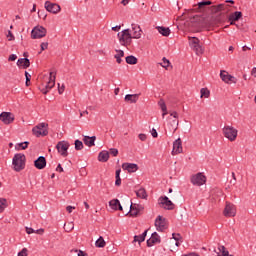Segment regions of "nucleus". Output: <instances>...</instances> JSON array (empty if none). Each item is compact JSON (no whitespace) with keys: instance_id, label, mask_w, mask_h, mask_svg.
<instances>
[{"instance_id":"obj_12","label":"nucleus","mask_w":256,"mask_h":256,"mask_svg":"<svg viewBox=\"0 0 256 256\" xmlns=\"http://www.w3.org/2000/svg\"><path fill=\"white\" fill-rule=\"evenodd\" d=\"M158 203L161 207H163V209H167L168 211H171L175 207V204H173V202L169 200V197L167 196H161L158 199Z\"/></svg>"},{"instance_id":"obj_47","label":"nucleus","mask_w":256,"mask_h":256,"mask_svg":"<svg viewBox=\"0 0 256 256\" xmlns=\"http://www.w3.org/2000/svg\"><path fill=\"white\" fill-rule=\"evenodd\" d=\"M109 151L110 155H113V157H117V155H119V150H117L116 148H111Z\"/></svg>"},{"instance_id":"obj_28","label":"nucleus","mask_w":256,"mask_h":256,"mask_svg":"<svg viewBox=\"0 0 256 256\" xmlns=\"http://www.w3.org/2000/svg\"><path fill=\"white\" fill-rule=\"evenodd\" d=\"M95 139H97L95 136H92V137L85 136L83 141H84V144L87 145V147H93L95 146Z\"/></svg>"},{"instance_id":"obj_29","label":"nucleus","mask_w":256,"mask_h":256,"mask_svg":"<svg viewBox=\"0 0 256 256\" xmlns=\"http://www.w3.org/2000/svg\"><path fill=\"white\" fill-rule=\"evenodd\" d=\"M98 161H101L102 163H107L109 161V152L102 151L98 155Z\"/></svg>"},{"instance_id":"obj_39","label":"nucleus","mask_w":256,"mask_h":256,"mask_svg":"<svg viewBox=\"0 0 256 256\" xmlns=\"http://www.w3.org/2000/svg\"><path fill=\"white\" fill-rule=\"evenodd\" d=\"M96 247L99 248H103L105 247L106 243H105V239H103V237H99V239L95 242Z\"/></svg>"},{"instance_id":"obj_24","label":"nucleus","mask_w":256,"mask_h":256,"mask_svg":"<svg viewBox=\"0 0 256 256\" xmlns=\"http://www.w3.org/2000/svg\"><path fill=\"white\" fill-rule=\"evenodd\" d=\"M34 166L36 169H45V167H47V160L45 157L40 156L37 160L34 161Z\"/></svg>"},{"instance_id":"obj_45","label":"nucleus","mask_w":256,"mask_h":256,"mask_svg":"<svg viewBox=\"0 0 256 256\" xmlns=\"http://www.w3.org/2000/svg\"><path fill=\"white\" fill-rule=\"evenodd\" d=\"M25 77H26V87H29L31 85V74L28 72H25Z\"/></svg>"},{"instance_id":"obj_42","label":"nucleus","mask_w":256,"mask_h":256,"mask_svg":"<svg viewBox=\"0 0 256 256\" xmlns=\"http://www.w3.org/2000/svg\"><path fill=\"white\" fill-rule=\"evenodd\" d=\"M158 105L161 109V111H167V104H165V100L161 99L159 102H158Z\"/></svg>"},{"instance_id":"obj_26","label":"nucleus","mask_w":256,"mask_h":256,"mask_svg":"<svg viewBox=\"0 0 256 256\" xmlns=\"http://www.w3.org/2000/svg\"><path fill=\"white\" fill-rule=\"evenodd\" d=\"M124 101H126V103H137V101H139V94H127Z\"/></svg>"},{"instance_id":"obj_34","label":"nucleus","mask_w":256,"mask_h":256,"mask_svg":"<svg viewBox=\"0 0 256 256\" xmlns=\"http://www.w3.org/2000/svg\"><path fill=\"white\" fill-rule=\"evenodd\" d=\"M218 256H231L229 255V251H227V248L225 246H219L218 247Z\"/></svg>"},{"instance_id":"obj_13","label":"nucleus","mask_w":256,"mask_h":256,"mask_svg":"<svg viewBox=\"0 0 256 256\" xmlns=\"http://www.w3.org/2000/svg\"><path fill=\"white\" fill-rule=\"evenodd\" d=\"M220 79H222L224 83H227V85L237 83V78L231 76L230 73L225 70L220 71Z\"/></svg>"},{"instance_id":"obj_19","label":"nucleus","mask_w":256,"mask_h":256,"mask_svg":"<svg viewBox=\"0 0 256 256\" xmlns=\"http://www.w3.org/2000/svg\"><path fill=\"white\" fill-rule=\"evenodd\" d=\"M132 39H141V35L143 34V30H141V26L137 24H132L131 30Z\"/></svg>"},{"instance_id":"obj_51","label":"nucleus","mask_w":256,"mask_h":256,"mask_svg":"<svg viewBox=\"0 0 256 256\" xmlns=\"http://www.w3.org/2000/svg\"><path fill=\"white\" fill-rule=\"evenodd\" d=\"M18 256H27V248L22 249V251L18 253Z\"/></svg>"},{"instance_id":"obj_46","label":"nucleus","mask_w":256,"mask_h":256,"mask_svg":"<svg viewBox=\"0 0 256 256\" xmlns=\"http://www.w3.org/2000/svg\"><path fill=\"white\" fill-rule=\"evenodd\" d=\"M6 37L8 41H15V35H13V32H11V30L8 31Z\"/></svg>"},{"instance_id":"obj_5","label":"nucleus","mask_w":256,"mask_h":256,"mask_svg":"<svg viewBox=\"0 0 256 256\" xmlns=\"http://www.w3.org/2000/svg\"><path fill=\"white\" fill-rule=\"evenodd\" d=\"M173 117L174 119H177V117H179V114L177 112H171L170 113V117L167 118V121H168V131L169 133H175V131H177L178 127H179V121L177 120H173Z\"/></svg>"},{"instance_id":"obj_23","label":"nucleus","mask_w":256,"mask_h":256,"mask_svg":"<svg viewBox=\"0 0 256 256\" xmlns=\"http://www.w3.org/2000/svg\"><path fill=\"white\" fill-rule=\"evenodd\" d=\"M155 243H161V237H159V234H157V232H154L151 235L150 239L147 240L148 247H153Z\"/></svg>"},{"instance_id":"obj_44","label":"nucleus","mask_w":256,"mask_h":256,"mask_svg":"<svg viewBox=\"0 0 256 256\" xmlns=\"http://www.w3.org/2000/svg\"><path fill=\"white\" fill-rule=\"evenodd\" d=\"M75 149H76V151H81V149H83V142H81L80 140H76L75 141Z\"/></svg>"},{"instance_id":"obj_14","label":"nucleus","mask_w":256,"mask_h":256,"mask_svg":"<svg viewBox=\"0 0 256 256\" xmlns=\"http://www.w3.org/2000/svg\"><path fill=\"white\" fill-rule=\"evenodd\" d=\"M223 213L225 217H235V215H237V208L235 207L234 204L226 202V206L224 208Z\"/></svg>"},{"instance_id":"obj_1","label":"nucleus","mask_w":256,"mask_h":256,"mask_svg":"<svg viewBox=\"0 0 256 256\" xmlns=\"http://www.w3.org/2000/svg\"><path fill=\"white\" fill-rule=\"evenodd\" d=\"M118 39H119V42L124 47H129V45H131V43L133 42V36L131 34V30L125 29L122 32H119Z\"/></svg>"},{"instance_id":"obj_16","label":"nucleus","mask_w":256,"mask_h":256,"mask_svg":"<svg viewBox=\"0 0 256 256\" xmlns=\"http://www.w3.org/2000/svg\"><path fill=\"white\" fill-rule=\"evenodd\" d=\"M155 227L157 231H165L167 229V220L163 216H158L155 220Z\"/></svg>"},{"instance_id":"obj_48","label":"nucleus","mask_w":256,"mask_h":256,"mask_svg":"<svg viewBox=\"0 0 256 256\" xmlns=\"http://www.w3.org/2000/svg\"><path fill=\"white\" fill-rule=\"evenodd\" d=\"M134 206V208H136L138 210L139 213H141V211H143L144 207L141 204H132Z\"/></svg>"},{"instance_id":"obj_15","label":"nucleus","mask_w":256,"mask_h":256,"mask_svg":"<svg viewBox=\"0 0 256 256\" xmlns=\"http://www.w3.org/2000/svg\"><path fill=\"white\" fill-rule=\"evenodd\" d=\"M0 121L4 123V125H11L13 121H15V116L11 112H2L0 114Z\"/></svg>"},{"instance_id":"obj_10","label":"nucleus","mask_w":256,"mask_h":256,"mask_svg":"<svg viewBox=\"0 0 256 256\" xmlns=\"http://www.w3.org/2000/svg\"><path fill=\"white\" fill-rule=\"evenodd\" d=\"M69 147H71V144L67 141H60L56 145V149L62 157H67V155H69V152H67L69 151Z\"/></svg>"},{"instance_id":"obj_36","label":"nucleus","mask_w":256,"mask_h":256,"mask_svg":"<svg viewBox=\"0 0 256 256\" xmlns=\"http://www.w3.org/2000/svg\"><path fill=\"white\" fill-rule=\"evenodd\" d=\"M126 63H128V65H137V57L132 55L126 57Z\"/></svg>"},{"instance_id":"obj_9","label":"nucleus","mask_w":256,"mask_h":256,"mask_svg":"<svg viewBox=\"0 0 256 256\" xmlns=\"http://www.w3.org/2000/svg\"><path fill=\"white\" fill-rule=\"evenodd\" d=\"M47 35V29L43 26H36L31 31V37L33 39H43Z\"/></svg>"},{"instance_id":"obj_21","label":"nucleus","mask_w":256,"mask_h":256,"mask_svg":"<svg viewBox=\"0 0 256 256\" xmlns=\"http://www.w3.org/2000/svg\"><path fill=\"white\" fill-rule=\"evenodd\" d=\"M241 17H243V13L236 11V12L229 14L228 21L230 22V25H236L235 22L239 21V19H241Z\"/></svg>"},{"instance_id":"obj_56","label":"nucleus","mask_w":256,"mask_h":256,"mask_svg":"<svg viewBox=\"0 0 256 256\" xmlns=\"http://www.w3.org/2000/svg\"><path fill=\"white\" fill-rule=\"evenodd\" d=\"M73 210H75V206H67L66 207V211H68V213H73Z\"/></svg>"},{"instance_id":"obj_8","label":"nucleus","mask_w":256,"mask_h":256,"mask_svg":"<svg viewBox=\"0 0 256 256\" xmlns=\"http://www.w3.org/2000/svg\"><path fill=\"white\" fill-rule=\"evenodd\" d=\"M222 131L224 137H226V139H228L229 141H235V139H237L238 131L234 127L225 126Z\"/></svg>"},{"instance_id":"obj_4","label":"nucleus","mask_w":256,"mask_h":256,"mask_svg":"<svg viewBox=\"0 0 256 256\" xmlns=\"http://www.w3.org/2000/svg\"><path fill=\"white\" fill-rule=\"evenodd\" d=\"M12 165L16 171H23L25 169V154H15Z\"/></svg>"},{"instance_id":"obj_18","label":"nucleus","mask_w":256,"mask_h":256,"mask_svg":"<svg viewBox=\"0 0 256 256\" xmlns=\"http://www.w3.org/2000/svg\"><path fill=\"white\" fill-rule=\"evenodd\" d=\"M228 8H229V5L227 4H218V5L211 6L210 11L213 15H217V13H221V11L229 12Z\"/></svg>"},{"instance_id":"obj_54","label":"nucleus","mask_w":256,"mask_h":256,"mask_svg":"<svg viewBox=\"0 0 256 256\" xmlns=\"http://www.w3.org/2000/svg\"><path fill=\"white\" fill-rule=\"evenodd\" d=\"M26 233L31 235V233H35V230L33 228L26 227Z\"/></svg>"},{"instance_id":"obj_58","label":"nucleus","mask_w":256,"mask_h":256,"mask_svg":"<svg viewBox=\"0 0 256 256\" xmlns=\"http://www.w3.org/2000/svg\"><path fill=\"white\" fill-rule=\"evenodd\" d=\"M34 233H37V235H43V233H45V230L44 229H38Z\"/></svg>"},{"instance_id":"obj_41","label":"nucleus","mask_w":256,"mask_h":256,"mask_svg":"<svg viewBox=\"0 0 256 256\" xmlns=\"http://www.w3.org/2000/svg\"><path fill=\"white\" fill-rule=\"evenodd\" d=\"M161 67H163L164 69H167L169 67V65H171V62L167 59V58H163L162 59V63H160Z\"/></svg>"},{"instance_id":"obj_30","label":"nucleus","mask_w":256,"mask_h":256,"mask_svg":"<svg viewBox=\"0 0 256 256\" xmlns=\"http://www.w3.org/2000/svg\"><path fill=\"white\" fill-rule=\"evenodd\" d=\"M17 65H18V67H24V69H27V67H29V65H31V62H29V59H27V58H20L17 61Z\"/></svg>"},{"instance_id":"obj_20","label":"nucleus","mask_w":256,"mask_h":256,"mask_svg":"<svg viewBox=\"0 0 256 256\" xmlns=\"http://www.w3.org/2000/svg\"><path fill=\"white\" fill-rule=\"evenodd\" d=\"M179 153H183V145L181 142V138H178L173 143V150H172V155H179Z\"/></svg>"},{"instance_id":"obj_38","label":"nucleus","mask_w":256,"mask_h":256,"mask_svg":"<svg viewBox=\"0 0 256 256\" xmlns=\"http://www.w3.org/2000/svg\"><path fill=\"white\" fill-rule=\"evenodd\" d=\"M201 98L205 97V99H209V95H211V92L207 88H202L200 90Z\"/></svg>"},{"instance_id":"obj_31","label":"nucleus","mask_w":256,"mask_h":256,"mask_svg":"<svg viewBox=\"0 0 256 256\" xmlns=\"http://www.w3.org/2000/svg\"><path fill=\"white\" fill-rule=\"evenodd\" d=\"M136 195L139 199H147L148 197L147 190H145V188H140L136 190Z\"/></svg>"},{"instance_id":"obj_6","label":"nucleus","mask_w":256,"mask_h":256,"mask_svg":"<svg viewBox=\"0 0 256 256\" xmlns=\"http://www.w3.org/2000/svg\"><path fill=\"white\" fill-rule=\"evenodd\" d=\"M55 79H56L55 73L50 72V77L47 84L46 85L42 84L40 86V91H42L44 95H47L49 91L55 87Z\"/></svg>"},{"instance_id":"obj_40","label":"nucleus","mask_w":256,"mask_h":256,"mask_svg":"<svg viewBox=\"0 0 256 256\" xmlns=\"http://www.w3.org/2000/svg\"><path fill=\"white\" fill-rule=\"evenodd\" d=\"M131 217H137L139 214L138 210L135 208L133 204L130 205V211H129Z\"/></svg>"},{"instance_id":"obj_64","label":"nucleus","mask_w":256,"mask_h":256,"mask_svg":"<svg viewBox=\"0 0 256 256\" xmlns=\"http://www.w3.org/2000/svg\"><path fill=\"white\" fill-rule=\"evenodd\" d=\"M172 237L175 241H179V234H172Z\"/></svg>"},{"instance_id":"obj_50","label":"nucleus","mask_w":256,"mask_h":256,"mask_svg":"<svg viewBox=\"0 0 256 256\" xmlns=\"http://www.w3.org/2000/svg\"><path fill=\"white\" fill-rule=\"evenodd\" d=\"M63 91H65V85L58 84V93L62 95Z\"/></svg>"},{"instance_id":"obj_62","label":"nucleus","mask_w":256,"mask_h":256,"mask_svg":"<svg viewBox=\"0 0 256 256\" xmlns=\"http://www.w3.org/2000/svg\"><path fill=\"white\" fill-rule=\"evenodd\" d=\"M252 77H256V67L251 70Z\"/></svg>"},{"instance_id":"obj_3","label":"nucleus","mask_w":256,"mask_h":256,"mask_svg":"<svg viewBox=\"0 0 256 256\" xmlns=\"http://www.w3.org/2000/svg\"><path fill=\"white\" fill-rule=\"evenodd\" d=\"M47 127H49V124L42 122L32 129V133L35 137H47V135H49Z\"/></svg>"},{"instance_id":"obj_60","label":"nucleus","mask_w":256,"mask_h":256,"mask_svg":"<svg viewBox=\"0 0 256 256\" xmlns=\"http://www.w3.org/2000/svg\"><path fill=\"white\" fill-rule=\"evenodd\" d=\"M56 171H58L59 173H63V167L61 166V164L57 166Z\"/></svg>"},{"instance_id":"obj_17","label":"nucleus","mask_w":256,"mask_h":256,"mask_svg":"<svg viewBox=\"0 0 256 256\" xmlns=\"http://www.w3.org/2000/svg\"><path fill=\"white\" fill-rule=\"evenodd\" d=\"M221 23H223V20L221 19V15L212 16L210 20L205 21V24L208 25V27H219Z\"/></svg>"},{"instance_id":"obj_25","label":"nucleus","mask_w":256,"mask_h":256,"mask_svg":"<svg viewBox=\"0 0 256 256\" xmlns=\"http://www.w3.org/2000/svg\"><path fill=\"white\" fill-rule=\"evenodd\" d=\"M109 205L111 207V209H113L114 211H123V206H121V202H119L118 199H113L109 202Z\"/></svg>"},{"instance_id":"obj_55","label":"nucleus","mask_w":256,"mask_h":256,"mask_svg":"<svg viewBox=\"0 0 256 256\" xmlns=\"http://www.w3.org/2000/svg\"><path fill=\"white\" fill-rule=\"evenodd\" d=\"M16 59H17V55L11 54V55L9 56V58H8V61H16Z\"/></svg>"},{"instance_id":"obj_61","label":"nucleus","mask_w":256,"mask_h":256,"mask_svg":"<svg viewBox=\"0 0 256 256\" xmlns=\"http://www.w3.org/2000/svg\"><path fill=\"white\" fill-rule=\"evenodd\" d=\"M120 30H121V26H114V27H112V31L118 32Z\"/></svg>"},{"instance_id":"obj_32","label":"nucleus","mask_w":256,"mask_h":256,"mask_svg":"<svg viewBox=\"0 0 256 256\" xmlns=\"http://www.w3.org/2000/svg\"><path fill=\"white\" fill-rule=\"evenodd\" d=\"M121 57H125V52H123V50H116V54L114 55V58L116 59V62L119 64H121L123 61Z\"/></svg>"},{"instance_id":"obj_11","label":"nucleus","mask_w":256,"mask_h":256,"mask_svg":"<svg viewBox=\"0 0 256 256\" xmlns=\"http://www.w3.org/2000/svg\"><path fill=\"white\" fill-rule=\"evenodd\" d=\"M44 7L48 13H52L53 15H57L61 13V6L57 3H53L51 1H46L44 3Z\"/></svg>"},{"instance_id":"obj_2","label":"nucleus","mask_w":256,"mask_h":256,"mask_svg":"<svg viewBox=\"0 0 256 256\" xmlns=\"http://www.w3.org/2000/svg\"><path fill=\"white\" fill-rule=\"evenodd\" d=\"M189 45L193 51H195L196 55H203L205 53V49L201 46V41L197 37H188Z\"/></svg>"},{"instance_id":"obj_22","label":"nucleus","mask_w":256,"mask_h":256,"mask_svg":"<svg viewBox=\"0 0 256 256\" xmlns=\"http://www.w3.org/2000/svg\"><path fill=\"white\" fill-rule=\"evenodd\" d=\"M122 169L124 171H128V173H135L139 169V166H137V164H133V163H123Z\"/></svg>"},{"instance_id":"obj_37","label":"nucleus","mask_w":256,"mask_h":256,"mask_svg":"<svg viewBox=\"0 0 256 256\" xmlns=\"http://www.w3.org/2000/svg\"><path fill=\"white\" fill-rule=\"evenodd\" d=\"M7 209V199L0 198V213H3Z\"/></svg>"},{"instance_id":"obj_7","label":"nucleus","mask_w":256,"mask_h":256,"mask_svg":"<svg viewBox=\"0 0 256 256\" xmlns=\"http://www.w3.org/2000/svg\"><path fill=\"white\" fill-rule=\"evenodd\" d=\"M190 181L192 185H195L196 187H201L202 185H205L207 183V177L203 175V173L199 172L192 175Z\"/></svg>"},{"instance_id":"obj_43","label":"nucleus","mask_w":256,"mask_h":256,"mask_svg":"<svg viewBox=\"0 0 256 256\" xmlns=\"http://www.w3.org/2000/svg\"><path fill=\"white\" fill-rule=\"evenodd\" d=\"M207 5H213V2L209 1V0H204L200 3H198V7L199 9H201L202 7H205Z\"/></svg>"},{"instance_id":"obj_53","label":"nucleus","mask_w":256,"mask_h":256,"mask_svg":"<svg viewBox=\"0 0 256 256\" xmlns=\"http://www.w3.org/2000/svg\"><path fill=\"white\" fill-rule=\"evenodd\" d=\"M151 135H152V137L157 138L159 134L157 133V130L155 128H153L151 131Z\"/></svg>"},{"instance_id":"obj_33","label":"nucleus","mask_w":256,"mask_h":256,"mask_svg":"<svg viewBox=\"0 0 256 256\" xmlns=\"http://www.w3.org/2000/svg\"><path fill=\"white\" fill-rule=\"evenodd\" d=\"M145 237H147V230L144 231L143 234L138 235V236H134V241L135 243H143V241H145Z\"/></svg>"},{"instance_id":"obj_52","label":"nucleus","mask_w":256,"mask_h":256,"mask_svg":"<svg viewBox=\"0 0 256 256\" xmlns=\"http://www.w3.org/2000/svg\"><path fill=\"white\" fill-rule=\"evenodd\" d=\"M138 137H139L140 141H147V135H145V134H139Z\"/></svg>"},{"instance_id":"obj_63","label":"nucleus","mask_w":256,"mask_h":256,"mask_svg":"<svg viewBox=\"0 0 256 256\" xmlns=\"http://www.w3.org/2000/svg\"><path fill=\"white\" fill-rule=\"evenodd\" d=\"M115 185H116L117 187H119V185H121V178L116 179Z\"/></svg>"},{"instance_id":"obj_57","label":"nucleus","mask_w":256,"mask_h":256,"mask_svg":"<svg viewBox=\"0 0 256 256\" xmlns=\"http://www.w3.org/2000/svg\"><path fill=\"white\" fill-rule=\"evenodd\" d=\"M75 253H78V256H87V254L81 250H75Z\"/></svg>"},{"instance_id":"obj_49","label":"nucleus","mask_w":256,"mask_h":256,"mask_svg":"<svg viewBox=\"0 0 256 256\" xmlns=\"http://www.w3.org/2000/svg\"><path fill=\"white\" fill-rule=\"evenodd\" d=\"M40 47H41V51H45L49 47V43L48 42H42Z\"/></svg>"},{"instance_id":"obj_35","label":"nucleus","mask_w":256,"mask_h":256,"mask_svg":"<svg viewBox=\"0 0 256 256\" xmlns=\"http://www.w3.org/2000/svg\"><path fill=\"white\" fill-rule=\"evenodd\" d=\"M27 147H29V142H22V143L15 145L16 151H21V149L25 150V149H27Z\"/></svg>"},{"instance_id":"obj_27","label":"nucleus","mask_w":256,"mask_h":256,"mask_svg":"<svg viewBox=\"0 0 256 256\" xmlns=\"http://www.w3.org/2000/svg\"><path fill=\"white\" fill-rule=\"evenodd\" d=\"M156 29L163 37H169V35H171V30L167 27L157 26Z\"/></svg>"},{"instance_id":"obj_59","label":"nucleus","mask_w":256,"mask_h":256,"mask_svg":"<svg viewBox=\"0 0 256 256\" xmlns=\"http://www.w3.org/2000/svg\"><path fill=\"white\" fill-rule=\"evenodd\" d=\"M182 256H200V255L195 253V252H191V253H188V254H184Z\"/></svg>"}]
</instances>
